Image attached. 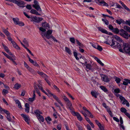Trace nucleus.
<instances>
[{
	"mask_svg": "<svg viewBox=\"0 0 130 130\" xmlns=\"http://www.w3.org/2000/svg\"><path fill=\"white\" fill-rule=\"evenodd\" d=\"M119 51L123 52L124 51L126 53L130 54V46L127 43H124L123 45V48L119 50Z\"/></svg>",
	"mask_w": 130,
	"mask_h": 130,
	"instance_id": "obj_1",
	"label": "nucleus"
},
{
	"mask_svg": "<svg viewBox=\"0 0 130 130\" xmlns=\"http://www.w3.org/2000/svg\"><path fill=\"white\" fill-rule=\"evenodd\" d=\"M106 43L107 44H109L112 47H116L119 49L123 48V46L122 47L121 45L119 43H118L116 42L113 39H112L111 42H108L107 41Z\"/></svg>",
	"mask_w": 130,
	"mask_h": 130,
	"instance_id": "obj_2",
	"label": "nucleus"
},
{
	"mask_svg": "<svg viewBox=\"0 0 130 130\" xmlns=\"http://www.w3.org/2000/svg\"><path fill=\"white\" fill-rule=\"evenodd\" d=\"M30 20L31 21L39 23L43 20V18H38L36 17H33L30 18Z\"/></svg>",
	"mask_w": 130,
	"mask_h": 130,
	"instance_id": "obj_3",
	"label": "nucleus"
},
{
	"mask_svg": "<svg viewBox=\"0 0 130 130\" xmlns=\"http://www.w3.org/2000/svg\"><path fill=\"white\" fill-rule=\"evenodd\" d=\"M34 4L33 5V7L39 11H41V9L39 5L38 2L36 0H34Z\"/></svg>",
	"mask_w": 130,
	"mask_h": 130,
	"instance_id": "obj_4",
	"label": "nucleus"
},
{
	"mask_svg": "<svg viewBox=\"0 0 130 130\" xmlns=\"http://www.w3.org/2000/svg\"><path fill=\"white\" fill-rule=\"evenodd\" d=\"M102 80L106 82H108L110 81V79L106 75L100 74Z\"/></svg>",
	"mask_w": 130,
	"mask_h": 130,
	"instance_id": "obj_5",
	"label": "nucleus"
},
{
	"mask_svg": "<svg viewBox=\"0 0 130 130\" xmlns=\"http://www.w3.org/2000/svg\"><path fill=\"white\" fill-rule=\"evenodd\" d=\"M13 3L17 4L18 6L20 7L23 8L24 7V3L22 1L15 0Z\"/></svg>",
	"mask_w": 130,
	"mask_h": 130,
	"instance_id": "obj_6",
	"label": "nucleus"
},
{
	"mask_svg": "<svg viewBox=\"0 0 130 130\" xmlns=\"http://www.w3.org/2000/svg\"><path fill=\"white\" fill-rule=\"evenodd\" d=\"M52 96L53 98L55 99L56 101L62 107V108H63L64 110H66V109L63 105V104H62L60 100L58 98L57 96L55 95L54 94H52Z\"/></svg>",
	"mask_w": 130,
	"mask_h": 130,
	"instance_id": "obj_7",
	"label": "nucleus"
},
{
	"mask_svg": "<svg viewBox=\"0 0 130 130\" xmlns=\"http://www.w3.org/2000/svg\"><path fill=\"white\" fill-rule=\"evenodd\" d=\"M71 112L73 115L76 116L77 118L79 120L81 121L82 120L83 118L79 113L75 112L74 111Z\"/></svg>",
	"mask_w": 130,
	"mask_h": 130,
	"instance_id": "obj_8",
	"label": "nucleus"
},
{
	"mask_svg": "<svg viewBox=\"0 0 130 130\" xmlns=\"http://www.w3.org/2000/svg\"><path fill=\"white\" fill-rule=\"evenodd\" d=\"M3 31L7 36V39L8 40H9V38H11V34L7 30V29H5L4 28H3Z\"/></svg>",
	"mask_w": 130,
	"mask_h": 130,
	"instance_id": "obj_9",
	"label": "nucleus"
},
{
	"mask_svg": "<svg viewBox=\"0 0 130 130\" xmlns=\"http://www.w3.org/2000/svg\"><path fill=\"white\" fill-rule=\"evenodd\" d=\"M66 103L67 106V108L70 110L71 112H72L73 111L74 109L72 106V105L71 102L69 100L66 102Z\"/></svg>",
	"mask_w": 130,
	"mask_h": 130,
	"instance_id": "obj_10",
	"label": "nucleus"
},
{
	"mask_svg": "<svg viewBox=\"0 0 130 130\" xmlns=\"http://www.w3.org/2000/svg\"><path fill=\"white\" fill-rule=\"evenodd\" d=\"M21 115L25 121L28 124H29L30 119L28 116L25 114H21Z\"/></svg>",
	"mask_w": 130,
	"mask_h": 130,
	"instance_id": "obj_11",
	"label": "nucleus"
},
{
	"mask_svg": "<svg viewBox=\"0 0 130 130\" xmlns=\"http://www.w3.org/2000/svg\"><path fill=\"white\" fill-rule=\"evenodd\" d=\"M9 41L11 42V43L12 44L13 47L17 49H20V48L17 44V43L12 40V38H9Z\"/></svg>",
	"mask_w": 130,
	"mask_h": 130,
	"instance_id": "obj_12",
	"label": "nucleus"
},
{
	"mask_svg": "<svg viewBox=\"0 0 130 130\" xmlns=\"http://www.w3.org/2000/svg\"><path fill=\"white\" fill-rule=\"evenodd\" d=\"M119 98L121 101L122 103L124 105L125 104L126 102H127V101L122 96H120Z\"/></svg>",
	"mask_w": 130,
	"mask_h": 130,
	"instance_id": "obj_13",
	"label": "nucleus"
},
{
	"mask_svg": "<svg viewBox=\"0 0 130 130\" xmlns=\"http://www.w3.org/2000/svg\"><path fill=\"white\" fill-rule=\"evenodd\" d=\"M80 112L84 115L85 116V118L86 120L87 121V122L89 123H90L91 121L90 120V119L88 118L87 116V115L83 111H80Z\"/></svg>",
	"mask_w": 130,
	"mask_h": 130,
	"instance_id": "obj_14",
	"label": "nucleus"
},
{
	"mask_svg": "<svg viewBox=\"0 0 130 130\" xmlns=\"http://www.w3.org/2000/svg\"><path fill=\"white\" fill-rule=\"evenodd\" d=\"M96 1H97L99 3L101 4H103L104 6H108V4L106 3L103 0H96Z\"/></svg>",
	"mask_w": 130,
	"mask_h": 130,
	"instance_id": "obj_15",
	"label": "nucleus"
},
{
	"mask_svg": "<svg viewBox=\"0 0 130 130\" xmlns=\"http://www.w3.org/2000/svg\"><path fill=\"white\" fill-rule=\"evenodd\" d=\"M98 29L100 31L103 33H104L107 34H108V32L106 30L102 28L101 27H98Z\"/></svg>",
	"mask_w": 130,
	"mask_h": 130,
	"instance_id": "obj_16",
	"label": "nucleus"
},
{
	"mask_svg": "<svg viewBox=\"0 0 130 130\" xmlns=\"http://www.w3.org/2000/svg\"><path fill=\"white\" fill-rule=\"evenodd\" d=\"M25 111L27 113H29V104L28 103H26L25 104Z\"/></svg>",
	"mask_w": 130,
	"mask_h": 130,
	"instance_id": "obj_17",
	"label": "nucleus"
},
{
	"mask_svg": "<svg viewBox=\"0 0 130 130\" xmlns=\"http://www.w3.org/2000/svg\"><path fill=\"white\" fill-rule=\"evenodd\" d=\"M120 35L124 38L128 39V34L126 31L123 34H120Z\"/></svg>",
	"mask_w": 130,
	"mask_h": 130,
	"instance_id": "obj_18",
	"label": "nucleus"
},
{
	"mask_svg": "<svg viewBox=\"0 0 130 130\" xmlns=\"http://www.w3.org/2000/svg\"><path fill=\"white\" fill-rule=\"evenodd\" d=\"M37 73L44 78L46 77L47 76L45 74L39 71H37Z\"/></svg>",
	"mask_w": 130,
	"mask_h": 130,
	"instance_id": "obj_19",
	"label": "nucleus"
},
{
	"mask_svg": "<svg viewBox=\"0 0 130 130\" xmlns=\"http://www.w3.org/2000/svg\"><path fill=\"white\" fill-rule=\"evenodd\" d=\"M15 103L18 104V106L19 108L20 109H22V107L21 105V104L20 101L18 100H15Z\"/></svg>",
	"mask_w": 130,
	"mask_h": 130,
	"instance_id": "obj_20",
	"label": "nucleus"
},
{
	"mask_svg": "<svg viewBox=\"0 0 130 130\" xmlns=\"http://www.w3.org/2000/svg\"><path fill=\"white\" fill-rule=\"evenodd\" d=\"M113 37L117 41L120 42H122V41L121 38L116 35H113Z\"/></svg>",
	"mask_w": 130,
	"mask_h": 130,
	"instance_id": "obj_21",
	"label": "nucleus"
},
{
	"mask_svg": "<svg viewBox=\"0 0 130 130\" xmlns=\"http://www.w3.org/2000/svg\"><path fill=\"white\" fill-rule=\"evenodd\" d=\"M34 88L35 89L34 90V93L35 91V92L37 93L40 96H41L40 93L39 92V90L38 89L37 86L36 85H34Z\"/></svg>",
	"mask_w": 130,
	"mask_h": 130,
	"instance_id": "obj_22",
	"label": "nucleus"
},
{
	"mask_svg": "<svg viewBox=\"0 0 130 130\" xmlns=\"http://www.w3.org/2000/svg\"><path fill=\"white\" fill-rule=\"evenodd\" d=\"M34 113L36 116L37 117L42 114V112L39 110H37L35 111Z\"/></svg>",
	"mask_w": 130,
	"mask_h": 130,
	"instance_id": "obj_23",
	"label": "nucleus"
},
{
	"mask_svg": "<svg viewBox=\"0 0 130 130\" xmlns=\"http://www.w3.org/2000/svg\"><path fill=\"white\" fill-rule=\"evenodd\" d=\"M65 51L69 55H71L72 54V53L71 50L67 47H65Z\"/></svg>",
	"mask_w": 130,
	"mask_h": 130,
	"instance_id": "obj_24",
	"label": "nucleus"
},
{
	"mask_svg": "<svg viewBox=\"0 0 130 130\" xmlns=\"http://www.w3.org/2000/svg\"><path fill=\"white\" fill-rule=\"evenodd\" d=\"M36 98V95L35 94V91L34 93H33V97L32 98H29L28 100L30 102H32Z\"/></svg>",
	"mask_w": 130,
	"mask_h": 130,
	"instance_id": "obj_25",
	"label": "nucleus"
},
{
	"mask_svg": "<svg viewBox=\"0 0 130 130\" xmlns=\"http://www.w3.org/2000/svg\"><path fill=\"white\" fill-rule=\"evenodd\" d=\"M91 94L95 98H97V96L98 95V93L96 91H92L91 92Z\"/></svg>",
	"mask_w": 130,
	"mask_h": 130,
	"instance_id": "obj_26",
	"label": "nucleus"
},
{
	"mask_svg": "<svg viewBox=\"0 0 130 130\" xmlns=\"http://www.w3.org/2000/svg\"><path fill=\"white\" fill-rule=\"evenodd\" d=\"M30 12L33 14L38 15H40V14L38 13L36 10L34 9H32L30 11Z\"/></svg>",
	"mask_w": 130,
	"mask_h": 130,
	"instance_id": "obj_27",
	"label": "nucleus"
},
{
	"mask_svg": "<svg viewBox=\"0 0 130 130\" xmlns=\"http://www.w3.org/2000/svg\"><path fill=\"white\" fill-rule=\"evenodd\" d=\"M116 23L119 24H120L121 23L123 24H125V21H124L122 19H120L119 20H116Z\"/></svg>",
	"mask_w": 130,
	"mask_h": 130,
	"instance_id": "obj_28",
	"label": "nucleus"
},
{
	"mask_svg": "<svg viewBox=\"0 0 130 130\" xmlns=\"http://www.w3.org/2000/svg\"><path fill=\"white\" fill-rule=\"evenodd\" d=\"M87 62L85 61V64L86 65V67L87 68L90 70L91 69V64H87Z\"/></svg>",
	"mask_w": 130,
	"mask_h": 130,
	"instance_id": "obj_29",
	"label": "nucleus"
},
{
	"mask_svg": "<svg viewBox=\"0 0 130 130\" xmlns=\"http://www.w3.org/2000/svg\"><path fill=\"white\" fill-rule=\"evenodd\" d=\"M42 26L45 28H46L47 27L49 28V25L46 22L43 23L42 24Z\"/></svg>",
	"mask_w": 130,
	"mask_h": 130,
	"instance_id": "obj_30",
	"label": "nucleus"
},
{
	"mask_svg": "<svg viewBox=\"0 0 130 130\" xmlns=\"http://www.w3.org/2000/svg\"><path fill=\"white\" fill-rule=\"evenodd\" d=\"M12 19L14 24L17 25L19 22V19L17 18H13Z\"/></svg>",
	"mask_w": 130,
	"mask_h": 130,
	"instance_id": "obj_31",
	"label": "nucleus"
},
{
	"mask_svg": "<svg viewBox=\"0 0 130 130\" xmlns=\"http://www.w3.org/2000/svg\"><path fill=\"white\" fill-rule=\"evenodd\" d=\"M125 81H124L123 84L125 85H127L129 83L130 84V80L126 79H125Z\"/></svg>",
	"mask_w": 130,
	"mask_h": 130,
	"instance_id": "obj_32",
	"label": "nucleus"
},
{
	"mask_svg": "<svg viewBox=\"0 0 130 130\" xmlns=\"http://www.w3.org/2000/svg\"><path fill=\"white\" fill-rule=\"evenodd\" d=\"M76 42H77V44L79 46V47H80L81 48H83L84 47V45L82 43H81L78 40H76Z\"/></svg>",
	"mask_w": 130,
	"mask_h": 130,
	"instance_id": "obj_33",
	"label": "nucleus"
},
{
	"mask_svg": "<svg viewBox=\"0 0 130 130\" xmlns=\"http://www.w3.org/2000/svg\"><path fill=\"white\" fill-rule=\"evenodd\" d=\"M21 87V85L19 84H16L14 85V88L16 89H18Z\"/></svg>",
	"mask_w": 130,
	"mask_h": 130,
	"instance_id": "obj_34",
	"label": "nucleus"
},
{
	"mask_svg": "<svg viewBox=\"0 0 130 130\" xmlns=\"http://www.w3.org/2000/svg\"><path fill=\"white\" fill-rule=\"evenodd\" d=\"M100 88L101 89L105 92H107L108 91L107 89L105 87L103 86H101Z\"/></svg>",
	"mask_w": 130,
	"mask_h": 130,
	"instance_id": "obj_35",
	"label": "nucleus"
},
{
	"mask_svg": "<svg viewBox=\"0 0 130 130\" xmlns=\"http://www.w3.org/2000/svg\"><path fill=\"white\" fill-rule=\"evenodd\" d=\"M124 29L128 32H130V27L127 26H124Z\"/></svg>",
	"mask_w": 130,
	"mask_h": 130,
	"instance_id": "obj_36",
	"label": "nucleus"
},
{
	"mask_svg": "<svg viewBox=\"0 0 130 130\" xmlns=\"http://www.w3.org/2000/svg\"><path fill=\"white\" fill-rule=\"evenodd\" d=\"M23 42L25 44V46L28 47L29 46V44L27 40L25 39L24 38L23 40Z\"/></svg>",
	"mask_w": 130,
	"mask_h": 130,
	"instance_id": "obj_37",
	"label": "nucleus"
},
{
	"mask_svg": "<svg viewBox=\"0 0 130 130\" xmlns=\"http://www.w3.org/2000/svg\"><path fill=\"white\" fill-rule=\"evenodd\" d=\"M114 78L115 79V81L118 84L120 83L121 80L120 78L116 77H114Z\"/></svg>",
	"mask_w": 130,
	"mask_h": 130,
	"instance_id": "obj_38",
	"label": "nucleus"
},
{
	"mask_svg": "<svg viewBox=\"0 0 130 130\" xmlns=\"http://www.w3.org/2000/svg\"><path fill=\"white\" fill-rule=\"evenodd\" d=\"M112 31L116 34H118L119 32V30L117 28H113Z\"/></svg>",
	"mask_w": 130,
	"mask_h": 130,
	"instance_id": "obj_39",
	"label": "nucleus"
},
{
	"mask_svg": "<svg viewBox=\"0 0 130 130\" xmlns=\"http://www.w3.org/2000/svg\"><path fill=\"white\" fill-rule=\"evenodd\" d=\"M38 119L42 122L44 121V119L42 116L41 115L37 117Z\"/></svg>",
	"mask_w": 130,
	"mask_h": 130,
	"instance_id": "obj_40",
	"label": "nucleus"
},
{
	"mask_svg": "<svg viewBox=\"0 0 130 130\" xmlns=\"http://www.w3.org/2000/svg\"><path fill=\"white\" fill-rule=\"evenodd\" d=\"M120 111L124 113L125 114L127 112V110L124 108L122 107L120 109Z\"/></svg>",
	"mask_w": 130,
	"mask_h": 130,
	"instance_id": "obj_41",
	"label": "nucleus"
},
{
	"mask_svg": "<svg viewBox=\"0 0 130 130\" xmlns=\"http://www.w3.org/2000/svg\"><path fill=\"white\" fill-rule=\"evenodd\" d=\"M107 111L111 117H112L113 116L112 113V112L110 108H108L107 109Z\"/></svg>",
	"mask_w": 130,
	"mask_h": 130,
	"instance_id": "obj_42",
	"label": "nucleus"
},
{
	"mask_svg": "<svg viewBox=\"0 0 130 130\" xmlns=\"http://www.w3.org/2000/svg\"><path fill=\"white\" fill-rule=\"evenodd\" d=\"M27 70L32 74H34L35 73V71L30 67Z\"/></svg>",
	"mask_w": 130,
	"mask_h": 130,
	"instance_id": "obj_43",
	"label": "nucleus"
},
{
	"mask_svg": "<svg viewBox=\"0 0 130 130\" xmlns=\"http://www.w3.org/2000/svg\"><path fill=\"white\" fill-rule=\"evenodd\" d=\"M73 54L74 55L75 58L77 60H78L79 59V58L77 57V53L76 52H73Z\"/></svg>",
	"mask_w": 130,
	"mask_h": 130,
	"instance_id": "obj_44",
	"label": "nucleus"
},
{
	"mask_svg": "<svg viewBox=\"0 0 130 130\" xmlns=\"http://www.w3.org/2000/svg\"><path fill=\"white\" fill-rule=\"evenodd\" d=\"M45 119L47 122V123L48 124H50V121L52 120L51 118L50 117H48L45 118Z\"/></svg>",
	"mask_w": 130,
	"mask_h": 130,
	"instance_id": "obj_45",
	"label": "nucleus"
},
{
	"mask_svg": "<svg viewBox=\"0 0 130 130\" xmlns=\"http://www.w3.org/2000/svg\"><path fill=\"white\" fill-rule=\"evenodd\" d=\"M102 20L104 22V23L105 24L107 25H108L109 24V22L106 19H102Z\"/></svg>",
	"mask_w": 130,
	"mask_h": 130,
	"instance_id": "obj_46",
	"label": "nucleus"
},
{
	"mask_svg": "<svg viewBox=\"0 0 130 130\" xmlns=\"http://www.w3.org/2000/svg\"><path fill=\"white\" fill-rule=\"evenodd\" d=\"M62 98L66 102L69 101V99L64 95H63L62 96Z\"/></svg>",
	"mask_w": 130,
	"mask_h": 130,
	"instance_id": "obj_47",
	"label": "nucleus"
},
{
	"mask_svg": "<svg viewBox=\"0 0 130 130\" xmlns=\"http://www.w3.org/2000/svg\"><path fill=\"white\" fill-rule=\"evenodd\" d=\"M32 64L35 66L39 68H40L39 65L38 64L37 62L36 61H34Z\"/></svg>",
	"mask_w": 130,
	"mask_h": 130,
	"instance_id": "obj_48",
	"label": "nucleus"
},
{
	"mask_svg": "<svg viewBox=\"0 0 130 130\" xmlns=\"http://www.w3.org/2000/svg\"><path fill=\"white\" fill-rule=\"evenodd\" d=\"M96 49L100 51H101L103 50V48H102V47L99 45H97V47Z\"/></svg>",
	"mask_w": 130,
	"mask_h": 130,
	"instance_id": "obj_49",
	"label": "nucleus"
},
{
	"mask_svg": "<svg viewBox=\"0 0 130 130\" xmlns=\"http://www.w3.org/2000/svg\"><path fill=\"white\" fill-rule=\"evenodd\" d=\"M120 90L119 88L116 89L114 90V92L115 93H119L120 92Z\"/></svg>",
	"mask_w": 130,
	"mask_h": 130,
	"instance_id": "obj_50",
	"label": "nucleus"
},
{
	"mask_svg": "<svg viewBox=\"0 0 130 130\" xmlns=\"http://www.w3.org/2000/svg\"><path fill=\"white\" fill-rule=\"evenodd\" d=\"M54 88L56 89V90L58 92H60V90L59 89V88L55 85H54L53 86Z\"/></svg>",
	"mask_w": 130,
	"mask_h": 130,
	"instance_id": "obj_51",
	"label": "nucleus"
},
{
	"mask_svg": "<svg viewBox=\"0 0 130 130\" xmlns=\"http://www.w3.org/2000/svg\"><path fill=\"white\" fill-rule=\"evenodd\" d=\"M6 118L9 121H11V117H10V115L7 116Z\"/></svg>",
	"mask_w": 130,
	"mask_h": 130,
	"instance_id": "obj_52",
	"label": "nucleus"
},
{
	"mask_svg": "<svg viewBox=\"0 0 130 130\" xmlns=\"http://www.w3.org/2000/svg\"><path fill=\"white\" fill-rule=\"evenodd\" d=\"M83 109L85 111V112L87 113L89 111L85 107H83Z\"/></svg>",
	"mask_w": 130,
	"mask_h": 130,
	"instance_id": "obj_53",
	"label": "nucleus"
},
{
	"mask_svg": "<svg viewBox=\"0 0 130 130\" xmlns=\"http://www.w3.org/2000/svg\"><path fill=\"white\" fill-rule=\"evenodd\" d=\"M3 47L4 49L5 50V51L7 53H8L9 51L8 49V48L6 46L4 45H3Z\"/></svg>",
	"mask_w": 130,
	"mask_h": 130,
	"instance_id": "obj_54",
	"label": "nucleus"
},
{
	"mask_svg": "<svg viewBox=\"0 0 130 130\" xmlns=\"http://www.w3.org/2000/svg\"><path fill=\"white\" fill-rule=\"evenodd\" d=\"M70 41L73 43H75V40L74 38H70Z\"/></svg>",
	"mask_w": 130,
	"mask_h": 130,
	"instance_id": "obj_55",
	"label": "nucleus"
},
{
	"mask_svg": "<svg viewBox=\"0 0 130 130\" xmlns=\"http://www.w3.org/2000/svg\"><path fill=\"white\" fill-rule=\"evenodd\" d=\"M126 25H128L129 26H130V20H126L125 21V22L124 23Z\"/></svg>",
	"mask_w": 130,
	"mask_h": 130,
	"instance_id": "obj_56",
	"label": "nucleus"
},
{
	"mask_svg": "<svg viewBox=\"0 0 130 130\" xmlns=\"http://www.w3.org/2000/svg\"><path fill=\"white\" fill-rule=\"evenodd\" d=\"M127 11L130 12V10L125 5L123 6Z\"/></svg>",
	"mask_w": 130,
	"mask_h": 130,
	"instance_id": "obj_57",
	"label": "nucleus"
},
{
	"mask_svg": "<svg viewBox=\"0 0 130 130\" xmlns=\"http://www.w3.org/2000/svg\"><path fill=\"white\" fill-rule=\"evenodd\" d=\"M95 122L97 125L98 126H101V124L97 120H95Z\"/></svg>",
	"mask_w": 130,
	"mask_h": 130,
	"instance_id": "obj_58",
	"label": "nucleus"
},
{
	"mask_svg": "<svg viewBox=\"0 0 130 130\" xmlns=\"http://www.w3.org/2000/svg\"><path fill=\"white\" fill-rule=\"evenodd\" d=\"M48 76H47V77L46 78H44V79L46 81V82H47V83L49 85H51V84L50 82L47 79L48 78Z\"/></svg>",
	"mask_w": 130,
	"mask_h": 130,
	"instance_id": "obj_59",
	"label": "nucleus"
},
{
	"mask_svg": "<svg viewBox=\"0 0 130 130\" xmlns=\"http://www.w3.org/2000/svg\"><path fill=\"white\" fill-rule=\"evenodd\" d=\"M18 24L21 26H23L24 25V24L23 23L21 22H19H19H18Z\"/></svg>",
	"mask_w": 130,
	"mask_h": 130,
	"instance_id": "obj_60",
	"label": "nucleus"
},
{
	"mask_svg": "<svg viewBox=\"0 0 130 130\" xmlns=\"http://www.w3.org/2000/svg\"><path fill=\"white\" fill-rule=\"evenodd\" d=\"M8 91L5 90V89H3V90L2 91V93L3 94H4L5 95L6 94L8 93Z\"/></svg>",
	"mask_w": 130,
	"mask_h": 130,
	"instance_id": "obj_61",
	"label": "nucleus"
},
{
	"mask_svg": "<svg viewBox=\"0 0 130 130\" xmlns=\"http://www.w3.org/2000/svg\"><path fill=\"white\" fill-rule=\"evenodd\" d=\"M39 29L40 30L43 32H44L46 31V29L45 28H44L42 27H39Z\"/></svg>",
	"mask_w": 130,
	"mask_h": 130,
	"instance_id": "obj_62",
	"label": "nucleus"
},
{
	"mask_svg": "<svg viewBox=\"0 0 130 130\" xmlns=\"http://www.w3.org/2000/svg\"><path fill=\"white\" fill-rule=\"evenodd\" d=\"M24 66L26 68H27V69H28L29 68V67H30L27 65V63L25 62V61L24 62Z\"/></svg>",
	"mask_w": 130,
	"mask_h": 130,
	"instance_id": "obj_63",
	"label": "nucleus"
},
{
	"mask_svg": "<svg viewBox=\"0 0 130 130\" xmlns=\"http://www.w3.org/2000/svg\"><path fill=\"white\" fill-rule=\"evenodd\" d=\"M26 8L30 10L31 9V7L30 5H27L26 6Z\"/></svg>",
	"mask_w": 130,
	"mask_h": 130,
	"instance_id": "obj_64",
	"label": "nucleus"
}]
</instances>
